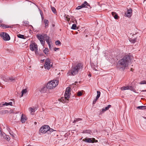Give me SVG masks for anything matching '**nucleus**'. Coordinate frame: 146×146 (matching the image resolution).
<instances>
[{"instance_id": "36", "label": "nucleus", "mask_w": 146, "mask_h": 146, "mask_svg": "<svg viewBox=\"0 0 146 146\" xmlns=\"http://www.w3.org/2000/svg\"><path fill=\"white\" fill-rule=\"evenodd\" d=\"M40 43L42 45H44V43H45V41L44 40H40Z\"/></svg>"}, {"instance_id": "29", "label": "nucleus", "mask_w": 146, "mask_h": 146, "mask_svg": "<svg viewBox=\"0 0 146 146\" xmlns=\"http://www.w3.org/2000/svg\"><path fill=\"white\" fill-rule=\"evenodd\" d=\"M51 8L52 11L54 14H56L57 13L56 10L54 7H51Z\"/></svg>"}, {"instance_id": "42", "label": "nucleus", "mask_w": 146, "mask_h": 146, "mask_svg": "<svg viewBox=\"0 0 146 146\" xmlns=\"http://www.w3.org/2000/svg\"><path fill=\"white\" fill-rule=\"evenodd\" d=\"M59 48H54V50L55 51H56L57 50H58V49Z\"/></svg>"}, {"instance_id": "32", "label": "nucleus", "mask_w": 146, "mask_h": 146, "mask_svg": "<svg viewBox=\"0 0 146 146\" xmlns=\"http://www.w3.org/2000/svg\"><path fill=\"white\" fill-rule=\"evenodd\" d=\"M76 25L75 24H73L71 27V29H76Z\"/></svg>"}, {"instance_id": "1", "label": "nucleus", "mask_w": 146, "mask_h": 146, "mask_svg": "<svg viewBox=\"0 0 146 146\" xmlns=\"http://www.w3.org/2000/svg\"><path fill=\"white\" fill-rule=\"evenodd\" d=\"M83 67V65L81 63H79L76 65L73 66L70 70L72 75H74L78 74L79 71L82 70Z\"/></svg>"}, {"instance_id": "44", "label": "nucleus", "mask_w": 146, "mask_h": 146, "mask_svg": "<svg viewBox=\"0 0 146 146\" xmlns=\"http://www.w3.org/2000/svg\"><path fill=\"white\" fill-rule=\"evenodd\" d=\"M99 98L98 97L96 96V98L94 99L95 100H96V101H97V100H98V99Z\"/></svg>"}, {"instance_id": "47", "label": "nucleus", "mask_w": 146, "mask_h": 146, "mask_svg": "<svg viewBox=\"0 0 146 146\" xmlns=\"http://www.w3.org/2000/svg\"><path fill=\"white\" fill-rule=\"evenodd\" d=\"M36 123H37L36 122H35V123H34V124H35V125H36Z\"/></svg>"}, {"instance_id": "31", "label": "nucleus", "mask_w": 146, "mask_h": 146, "mask_svg": "<svg viewBox=\"0 0 146 146\" xmlns=\"http://www.w3.org/2000/svg\"><path fill=\"white\" fill-rule=\"evenodd\" d=\"M139 84H146V80H143L141 81Z\"/></svg>"}, {"instance_id": "15", "label": "nucleus", "mask_w": 146, "mask_h": 146, "mask_svg": "<svg viewBox=\"0 0 146 146\" xmlns=\"http://www.w3.org/2000/svg\"><path fill=\"white\" fill-rule=\"evenodd\" d=\"M26 119V116L25 115L22 114L21 117V121L22 123H24Z\"/></svg>"}, {"instance_id": "21", "label": "nucleus", "mask_w": 146, "mask_h": 146, "mask_svg": "<svg viewBox=\"0 0 146 146\" xmlns=\"http://www.w3.org/2000/svg\"><path fill=\"white\" fill-rule=\"evenodd\" d=\"M82 133H88L90 134H92V132L90 130H84L83 131Z\"/></svg>"}, {"instance_id": "30", "label": "nucleus", "mask_w": 146, "mask_h": 146, "mask_svg": "<svg viewBox=\"0 0 146 146\" xmlns=\"http://www.w3.org/2000/svg\"><path fill=\"white\" fill-rule=\"evenodd\" d=\"M55 44L56 45H61V43L59 40H58L55 42Z\"/></svg>"}, {"instance_id": "14", "label": "nucleus", "mask_w": 146, "mask_h": 146, "mask_svg": "<svg viewBox=\"0 0 146 146\" xmlns=\"http://www.w3.org/2000/svg\"><path fill=\"white\" fill-rule=\"evenodd\" d=\"M81 6L82 8L84 7L88 8V7H90V5L86 1H85L82 4Z\"/></svg>"}, {"instance_id": "16", "label": "nucleus", "mask_w": 146, "mask_h": 146, "mask_svg": "<svg viewBox=\"0 0 146 146\" xmlns=\"http://www.w3.org/2000/svg\"><path fill=\"white\" fill-rule=\"evenodd\" d=\"M37 38L39 40H43V34L40 35L38 34L36 35Z\"/></svg>"}, {"instance_id": "27", "label": "nucleus", "mask_w": 146, "mask_h": 146, "mask_svg": "<svg viewBox=\"0 0 146 146\" xmlns=\"http://www.w3.org/2000/svg\"><path fill=\"white\" fill-rule=\"evenodd\" d=\"M27 92V90L26 89L23 90L21 91L22 94H21V97L23 96V94H25Z\"/></svg>"}, {"instance_id": "22", "label": "nucleus", "mask_w": 146, "mask_h": 146, "mask_svg": "<svg viewBox=\"0 0 146 146\" xmlns=\"http://www.w3.org/2000/svg\"><path fill=\"white\" fill-rule=\"evenodd\" d=\"M136 108L139 110H145L146 109V106H138L136 107Z\"/></svg>"}, {"instance_id": "51", "label": "nucleus", "mask_w": 146, "mask_h": 146, "mask_svg": "<svg viewBox=\"0 0 146 146\" xmlns=\"http://www.w3.org/2000/svg\"><path fill=\"white\" fill-rule=\"evenodd\" d=\"M89 76H91V74H89Z\"/></svg>"}, {"instance_id": "43", "label": "nucleus", "mask_w": 146, "mask_h": 146, "mask_svg": "<svg viewBox=\"0 0 146 146\" xmlns=\"http://www.w3.org/2000/svg\"><path fill=\"white\" fill-rule=\"evenodd\" d=\"M99 98L98 97L96 96V98L94 99L95 100H96V101H97V100H98V99Z\"/></svg>"}, {"instance_id": "23", "label": "nucleus", "mask_w": 146, "mask_h": 146, "mask_svg": "<svg viewBox=\"0 0 146 146\" xmlns=\"http://www.w3.org/2000/svg\"><path fill=\"white\" fill-rule=\"evenodd\" d=\"M111 106V105H108V106L107 107H106L105 108H103L102 109V111L103 112H105V111H106L107 110H108L110 108Z\"/></svg>"}, {"instance_id": "20", "label": "nucleus", "mask_w": 146, "mask_h": 146, "mask_svg": "<svg viewBox=\"0 0 146 146\" xmlns=\"http://www.w3.org/2000/svg\"><path fill=\"white\" fill-rule=\"evenodd\" d=\"M44 23L45 24V27L46 28H47L48 27L49 21L48 20L46 19H44Z\"/></svg>"}, {"instance_id": "33", "label": "nucleus", "mask_w": 146, "mask_h": 146, "mask_svg": "<svg viewBox=\"0 0 146 146\" xmlns=\"http://www.w3.org/2000/svg\"><path fill=\"white\" fill-rule=\"evenodd\" d=\"M48 49L47 48H45V49L44 50V52L46 54L47 53H48Z\"/></svg>"}, {"instance_id": "41", "label": "nucleus", "mask_w": 146, "mask_h": 146, "mask_svg": "<svg viewBox=\"0 0 146 146\" xmlns=\"http://www.w3.org/2000/svg\"><path fill=\"white\" fill-rule=\"evenodd\" d=\"M53 130L52 129H50L49 128V131H50V132L52 131Z\"/></svg>"}, {"instance_id": "34", "label": "nucleus", "mask_w": 146, "mask_h": 146, "mask_svg": "<svg viewBox=\"0 0 146 146\" xmlns=\"http://www.w3.org/2000/svg\"><path fill=\"white\" fill-rule=\"evenodd\" d=\"M81 120V119L80 118H77L75 119L73 121L74 123H75L76 122H78V121Z\"/></svg>"}, {"instance_id": "37", "label": "nucleus", "mask_w": 146, "mask_h": 146, "mask_svg": "<svg viewBox=\"0 0 146 146\" xmlns=\"http://www.w3.org/2000/svg\"><path fill=\"white\" fill-rule=\"evenodd\" d=\"M82 95V93L81 92H78L77 93V95L78 96H81Z\"/></svg>"}, {"instance_id": "19", "label": "nucleus", "mask_w": 146, "mask_h": 146, "mask_svg": "<svg viewBox=\"0 0 146 146\" xmlns=\"http://www.w3.org/2000/svg\"><path fill=\"white\" fill-rule=\"evenodd\" d=\"M7 79V82H11L15 80V78L13 77H8Z\"/></svg>"}, {"instance_id": "4", "label": "nucleus", "mask_w": 146, "mask_h": 146, "mask_svg": "<svg viewBox=\"0 0 146 146\" xmlns=\"http://www.w3.org/2000/svg\"><path fill=\"white\" fill-rule=\"evenodd\" d=\"M58 81L57 80H53L50 81L47 84L46 87L48 89H52L58 85Z\"/></svg>"}, {"instance_id": "18", "label": "nucleus", "mask_w": 146, "mask_h": 146, "mask_svg": "<svg viewBox=\"0 0 146 146\" xmlns=\"http://www.w3.org/2000/svg\"><path fill=\"white\" fill-rule=\"evenodd\" d=\"M1 79H2L3 80H4L5 82H7V79L8 77L7 76L5 75H1Z\"/></svg>"}, {"instance_id": "11", "label": "nucleus", "mask_w": 146, "mask_h": 146, "mask_svg": "<svg viewBox=\"0 0 146 146\" xmlns=\"http://www.w3.org/2000/svg\"><path fill=\"white\" fill-rule=\"evenodd\" d=\"M43 40L46 41L50 48V37L48 36L46 34H43Z\"/></svg>"}, {"instance_id": "12", "label": "nucleus", "mask_w": 146, "mask_h": 146, "mask_svg": "<svg viewBox=\"0 0 146 146\" xmlns=\"http://www.w3.org/2000/svg\"><path fill=\"white\" fill-rule=\"evenodd\" d=\"M133 89V87L130 86L123 87L121 88L122 90H132Z\"/></svg>"}, {"instance_id": "24", "label": "nucleus", "mask_w": 146, "mask_h": 146, "mask_svg": "<svg viewBox=\"0 0 146 146\" xmlns=\"http://www.w3.org/2000/svg\"><path fill=\"white\" fill-rule=\"evenodd\" d=\"M13 103L12 102H10L9 103L5 102V103L3 104V106L10 105L12 106Z\"/></svg>"}, {"instance_id": "39", "label": "nucleus", "mask_w": 146, "mask_h": 146, "mask_svg": "<svg viewBox=\"0 0 146 146\" xmlns=\"http://www.w3.org/2000/svg\"><path fill=\"white\" fill-rule=\"evenodd\" d=\"M81 8H82V6L81 5L80 6H78V7H77L76 8V9H77V10H79V9H80Z\"/></svg>"}, {"instance_id": "8", "label": "nucleus", "mask_w": 146, "mask_h": 146, "mask_svg": "<svg viewBox=\"0 0 146 146\" xmlns=\"http://www.w3.org/2000/svg\"><path fill=\"white\" fill-rule=\"evenodd\" d=\"M49 128H50V127L48 125H45L40 128V131L42 133H44L46 132L48 133Z\"/></svg>"}, {"instance_id": "52", "label": "nucleus", "mask_w": 146, "mask_h": 146, "mask_svg": "<svg viewBox=\"0 0 146 146\" xmlns=\"http://www.w3.org/2000/svg\"><path fill=\"white\" fill-rule=\"evenodd\" d=\"M145 119H146V117H145L144 118Z\"/></svg>"}, {"instance_id": "5", "label": "nucleus", "mask_w": 146, "mask_h": 146, "mask_svg": "<svg viewBox=\"0 0 146 146\" xmlns=\"http://www.w3.org/2000/svg\"><path fill=\"white\" fill-rule=\"evenodd\" d=\"M30 49L32 51H34L35 49V54H38V46L37 44L35 42L33 43L30 45Z\"/></svg>"}, {"instance_id": "49", "label": "nucleus", "mask_w": 146, "mask_h": 146, "mask_svg": "<svg viewBox=\"0 0 146 146\" xmlns=\"http://www.w3.org/2000/svg\"><path fill=\"white\" fill-rule=\"evenodd\" d=\"M2 21H1L0 20V23H2Z\"/></svg>"}, {"instance_id": "35", "label": "nucleus", "mask_w": 146, "mask_h": 146, "mask_svg": "<svg viewBox=\"0 0 146 146\" xmlns=\"http://www.w3.org/2000/svg\"><path fill=\"white\" fill-rule=\"evenodd\" d=\"M97 96H96L97 97V98L98 97L99 98L100 96V94H101L100 92L99 91H97Z\"/></svg>"}, {"instance_id": "38", "label": "nucleus", "mask_w": 146, "mask_h": 146, "mask_svg": "<svg viewBox=\"0 0 146 146\" xmlns=\"http://www.w3.org/2000/svg\"><path fill=\"white\" fill-rule=\"evenodd\" d=\"M29 110L31 111V112H35V111H34V109L32 108H30Z\"/></svg>"}, {"instance_id": "6", "label": "nucleus", "mask_w": 146, "mask_h": 146, "mask_svg": "<svg viewBox=\"0 0 146 146\" xmlns=\"http://www.w3.org/2000/svg\"><path fill=\"white\" fill-rule=\"evenodd\" d=\"M52 66V64L50 62V60L49 58L46 59L44 65L45 68L46 69L49 70Z\"/></svg>"}, {"instance_id": "46", "label": "nucleus", "mask_w": 146, "mask_h": 146, "mask_svg": "<svg viewBox=\"0 0 146 146\" xmlns=\"http://www.w3.org/2000/svg\"><path fill=\"white\" fill-rule=\"evenodd\" d=\"M78 83V82H75V84H77Z\"/></svg>"}, {"instance_id": "26", "label": "nucleus", "mask_w": 146, "mask_h": 146, "mask_svg": "<svg viewBox=\"0 0 146 146\" xmlns=\"http://www.w3.org/2000/svg\"><path fill=\"white\" fill-rule=\"evenodd\" d=\"M137 38L135 39L130 38L129 39V41L133 43H135L137 41Z\"/></svg>"}, {"instance_id": "25", "label": "nucleus", "mask_w": 146, "mask_h": 146, "mask_svg": "<svg viewBox=\"0 0 146 146\" xmlns=\"http://www.w3.org/2000/svg\"><path fill=\"white\" fill-rule=\"evenodd\" d=\"M0 27H3V29H5L7 28L11 27L7 26L6 25H5L4 24L0 25Z\"/></svg>"}, {"instance_id": "28", "label": "nucleus", "mask_w": 146, "mask_h": 146, "mask_svg": "<svg viewBox=\"0 0 146 146\" xmlns=\"http://www.w3.org/2000/svg\"><path fill=\"white\" fill-rule=\"evenodd\" d=\"M17 36L20 38H23V39H25V38L24 37V36L23 35H22L20 34H17Z\"/></svg>"}, {"instance_id": "45", "label": "nucleus", "mask_w": 146, "mask_h": 146, "mask_svg": "<svg viewBox=\"0 0 146 146\" xmlns=\"http://www.w3.org/2000/svg\"><path fill=\"white\" fill-rule=\"evenodd\" d=\"M3 111L4 113H6L7 111L6 110H4Z\"/></svg>"}, {"instance_id": "48", "label": "nucleus", "mask_w": 146, "mask_h": 146, "mask_svg": "<svg viewBox=\"0 0 146 146\" xmlns=\"http://www.w3.org/2000/svg\"><path fill=\"white\" fill-rule=\"evenodd\" d=\"M142 91V92H145V91H146V90H143Z\"/></svg>"}, {"instance_id": "10", "label": "nucleus", "mask_w": 146, "mask_h": 146, "mask_svg": "<svg viewBox=\"0 0 146 146\" xmlns=\"http://www.w3.org/2000/svg\"><path fill=\"white\" fill-rule=\"evenodd\" d=\"M83 141L87 143H94L95 142H97L98 141L96 140L94 138H86L83 139Z\"/></svg>"}, {"instance_id": "17", "label": "nucleus", "mask_w": 146, "mask_h": 146, "mask_svg": "<svg viewBox=\"0 0 146 146\" xmlns=\"http://www.w3.org/2000/svg\"><path fill=\"white\" fill-rule=\"evenodd\" d=\"M111 14L115 19H117L119 18V17L115 12H112Z\"/></svg>"}, {"instance_id": "2", "label": "nucleus", "mask_w": 146, "mask_h": 146, "mask_svg": "<svg viewBox=\"0 0 146 146\" xmlns=\"http://www.w3.org/2000/svg\"><path fill=\"white\" fill-rule=\"evenodd\" d=\"M131 56L129 55H125L119 61V63L122 67L125 68L127 66L130 61Z\"/></svg>"}, {"instance_id": "7", "label": "nucleus", "mask_w": 146, "mask_h": 146, "mask_svg": "<svg viewBox=\"0 0 146 146\" xmlns=\"http://www.w3.org/2000/svg\"><path fill=\"white\" fill-rule=\"evenodd\" d=\"M0 35L1 38L5 40H10V38L9 35L5 33L2 32L0 34Z\"/></svg>"}, {"instance_id": "9", "label": "nucleus", "mask_w": 146, "mask_h": 146, "mask_svg": "<svg viewBox=\"0 0 146 146\" xmlns=\"http://www.w3.org/2000/svg\"><path fill=\"white\" fill-rule=\"evenodd\" d=\"M3 137V138L9 141L10 138L8 135H7L5 133L2 132L1 129L0 128V137Z\"/></svg>"}, {"instance_id": "13", "label": "nucleus", "mask_w": 146, "mask_h": 146, "mask_svg": "<svg viewBox=\"0 0 146 146\" xmlns=\"http://www.w3.org/2000/svg\"><path fill=\"white\" fill-rule=\"evenodd\" d=\"M132 14V10L131 9H130L127 10V13H126V15L127 17H129L131 16Z\"/></svg>"}, {"instance_id": "3", "label": "nucleus", "mask_w": 146, "mask_h": 146, "mask_svg": "<svg viewBox=\"0 0 146 146\" xmlns=\"http://www.w3.org/2000/svg\"><path fill=\"white\" fill-rule=\"evenodd\" d=\"M71 94V88L70 87H67L66 89L64 94V97H62L60 99V101L63 103L66 102L68 101V99L70 97Z\"/></svg>"}, {"instance_id": "50", "label": "nucleus", "mask_w": 146, "mask_h": 146, "mask_svg": "<svg viewBox=\"0 0 146 146\" xmlns=\"http://www.w3.org/2000/svg\"><path fill=\"white\" fill-rule=\"evenodd\" d=\"M94 69L95 70H96V69H95V68Z\"/></svg>"}, {"instance_id": "40", "label": "nucleus", "mask_w": 146, "mask_h": 146, "mask_svg": "<svg viewBox=\"0 0 146 146\" xmlns=\"http://www.w3.org/2000/svg\"><path fill=\"white\" fill-rule=\"evenodd\" d=\"M96 100H94L93 101V104H95L96 103Z\"/></svg>"}, {"instance_id": "53", "label": "nucleus", "mask_w": 146, "mask_h": 146, "mask_svg": "<svg viewBox=\"0 0 146 146\" xmlns=\"http://www.w3.org/2000/svg\"><path fill=\"white\" fill-rule=\"evenodd\" d=\"M131 71H132V68H131Z\"/></svg>"}]
</instances>
